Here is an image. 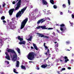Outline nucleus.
<instances>
[{
	"label": "nucleus",
	"instance_id": "1",
	"mask_svg": "<svg viewBox=\"0 0 74 74\" xmlns=\"http://www.w3.org/2000/svg\"><path fill=\"white\" fill-rule=\"evenodd\" d=\"M7 51L8 52H11L12 53H15V55H13V58L12 59V61H14V62H15L16 60H19V58L18 57L17 58V55L16 53H15V51L14 50H12V49H9L7 50Z\"/></svg>",
	"mask_w": 74,
	"mask_h": 74
},
{
	"label": "nucleus",
	"instance_id": "2",
	"mask_svg": "<svg viewBox=\"0 0 74 74\" xmlns=\"http://www.w3.org/2000/svg\"><path fill=\"white\" fill-rule=\"evenodd\" d=\"M34 56H36V54L34 52L29 53L27 56V58L28 59L30 60H32L34 58Z\"/></svg>",
	"mask_w": 74,
	"mask_h": 74
},
{
	"label": "nucleus",
	"instance_id": "3",
	"mask_svg": "<svg viewBox=\"0 0 74 74\" xmlns=\"http://www.w3.org/2000/svg\"><path fill=\"white\" fill-rule=\"evenodd\" d=\"M28 21V18H26L22 21L21 25V29H22L24 28V27L26 24V23H27V22Z\"/></svg>",
	"mask_w": 74,
	"mask_h": 74
},
{
	"label": "nucleus",
	"instance_id": "4",
	"mask_svg": "<svg viewBox=\"0 0 74 74\" xmlns=\"http://www.w3.org/2000/svg\"><path fill=\"white\" fill-rule=\"evenodd\" d=\"M16 5L17 6L15 9V11H16V10H18L19 9V7H21V0H19L18 1V2L17 3Z\"/></svg>",
	"mask_w": 74,
	"mask_h": 74
},
{
	"label": "nucleus",
	"instance_id": "5",
	"mask_svg": "<svg viewBox=\"0 0 74 74\" xmlns=\"http://www.w3.org/2000/svg\"><path fill=\"white\" fill-rule=\"evenodd\" d=\"M60 29L61 31H64L66 30V27H65V25L63 24H62L60 25Z\"/></svg>",
	"mask_w": 74,
	"mask_h": 74
},
{
	"label": "nucleus",
	"instance_id": "6",
	"mask_svg": "<svg viewBox=\"0 0 74 74\" xmlns=\"http://www.w3.org/2000/svg\"><path fill=\"white\" fill-rule=\"evenodd\" d=\"M37 34L38 36L39 37H44V38H49V37L47 36H44V35L40 33H37Z\"/></svg>",
	"mask_w": 74,
	"mask_h": 74
},
{
	"label": "nucleus",
	"instance_id": "7",
	"mask_svg": "<svg viewBox=\"0 0 74 74\" xmlns=\"http://www.w3.org/2000/svg\"><path fill=\"white\" fill-rule=\"evenodd\" d=\"M44 18L41 19L40 20H39L37 22V24H40V22L41 23H42L43 22L45 21V20H44Z\"/></svg>",
	"mask_w": 74,
	"mask_h": 74
},
{
	"label": "nucleus",
	"instance_id": "8",
	"mask_svg": "<svg viewBox=\"0 0 74 74\" xmlns=\"http://www.w3.org/2000/svg\"><path fill=\"white\" fill-rule=\"evenodd\" d=\"M22 15V12H21V11H19L18 12L16 15V18H18V17H21Z\"/></svg>",
	"mask_w": 74,
	"mask_h": 74
},
{
	"label": "nucleus",
	"instance_id": "9",
	"mask_svg": "<svg viewBox=\"0 0 74 74\" xmlns=\"http://www.w3.org/2000/svg\"><path fill=\"white\" fill-rule=\"evenodd\" d=\"M14 11V9L13 8L12 9H11L9 10V13L10 15H12V13Z\"/></svg>",
	"mask_w": 74,
	"mask_h": 74
},
{
	"label": "nucleus",
	"instance_id": "10",
	"mask_svg": "<svg viewBox=\"0 0 74 74\" xmlns=\"http://www.w3.org/2000/svg\"><path fill=\"white\" fill-rule=\"evenodd\" d=\"M45 50H47V52H46L45 54L46 55H48V53H50V52L49 51V49L48 48V47L46 46V47H45Z\"/></svg>",
	"mask_w": 74,
	"mask_h": 74
},
{
	"label": "nucleus",
	"instance_id": "11",
	"mask_svg": "<svg viewBox=\"0 0 74 74\" xmlns=\"http://www.w3.org/2000/svg\"><path fill=\"white\" fill-rule=\"evenodd\" d=\"M26 8H27V6L24 8H23L21 10V12H22V14H23L24 13L25 11V10H26Z\"/></svg>",
	"mask_w": 74,
	"mask_h": 74
},
{
	"label": "nucleus",
	"instance_id": "12",
	"mask_svg": "<svg viewBox=\"0 0 74 74\" xmlns=\"http://www.w3.org/2000/svg\"><path fill=\"white\" fill-rule=\"evenodd\" d=\"M17 38L18 40H20V41H23V39L21 38V36H18V37H17L16 39H17Z\"/></svg>",
	"mask_w": 74,
	"mask_h": 74
},
{
	"label": "nucleus",
	"instance_id": "13",
	"mask_svg": "<svg viewBox=\"0 0 74 74\" xmlns=\"http://www.w3.org/2000/svg\"><path fill=\"white\" fill-rule=\"evenodd\" d=\"M25 43L26 42L25 41H23L19 42V44H20V45H22V44H25Z\"/></svg>",
	"mask_w": 74,
	"mask_h": 74
},
{
	"label": "nucleus",
	"instance_id": "14",
	"mask_svg": "<svg viewBox=\"0 0 74 74\" xmlns=\"http://www.w3.org/2000/svg\"><path fill=\"white\" fill-rule=\"evenodd\" d=\"M33 45L34 49L37 51V50H38V48H37V46H36V44L33 43Z\"/></svg>",
	"mask_w": 74,
	"mask_h": 74
},
{
	"label": "nucleus",
	"instance_id": "15",
	"mask_svg": "<svg viewBox=\"0 0 74 74\" xmlns=\"http://www.w3.org/2000/svg\"><path fill=\"white\" fill-rule=\"evenodd\" d=\"M16 67L17 68L19 67V62L18 61H16Z\"/></svg>",
	"mask_w": 74,
	"mask_h": 74
},
{
	"label": "nucleus",
	"instance_id": "16",
	"mask_svg": "<svg viewBox=\"0 0 74 74\" xmlns=\"http://www.w3.org/2000/svg\"><path fill=\"white\" fill-rule=\"evenodd\" d=\"M47 66H48V65L47 64H43L41 66V67L42 68H45V67H47Z\"/></svg>",
	"mask_w": 74,
	"mask_h": 74
},
{
	"label": "nucleus",
	"instance_id": "17",
	"mask_svg": "<svg viewBox=\"0 0 74 74\" xmlns=\"http://www.w3.org/2000/svg\"><path fill=\"white\" fill-rule=\"evenodd\" d=\"M16 50H17L18 53L19 54L21 53V52L20 51V49L19 48H18V47H17L16 48Z\"/></svg>",
	"mask_w": 74,
	"mask_h": 74
},
{
	"label": "nucleus",
	"instance_id": "18",
	"mask_svg": "<svg viewBox=\"0 0 74 74\" xmlns=\"http://www.w3.org/2000/svg\"><path fill=\"white\" fill-rule=\"evenodd\" d=\"M5 58H6L8 60H10V57L9 55L8 56H5Z\"/></svg>",
	"mask_w": 74,
	"mask_h": 74
},
{
	"label": "nucleus",
	"instance_id": "19",
	"mask_svg": "<svg viewBox=\"0 0 74 74\" xmlns=\"http://www.w3.org/2000/svg\"><path fill=\"white\" fill-rule=\"evenodd\" d=\"M50 2L52 4H54V1H53V0H50Z\"/></svg>",
	"mask_w": 74,
	"mask_h": 74
},
{
	"label": "nucleus",
	"instance_id": "20",
	"mask_svg": "<svg viewBox=\"0 0 74 74\" xmlns=\"http://www.w3.org/2000/svg\"><path fill=\"white\" fill-rule=\"evenodd\" d=\"M21 68L23 69H26V68L25 67V66L23 65H21Z\"/></svg>",
	"mask_w": 74,
	"mask_h": 74
},
{
	"label": "nucleus",
	"instance_id": "21",
	"mask_svg": "<svg viewBox=\"0 0 74 74\" xmlns=\"http://www.w3.org/2000/svg\"><path fill=\"white\" fill-rule=\"evenodd\" d=\"M13 72L14 73H16V74H18V72H16V69H14L13 70Z\"/></svg>",
	"mask_w": 74,
	"mask_h": 74
},
{
	"label": "nucleus",
	"instance_id": "22",
	"mask_svg": "<svg viewBox=\"0 0 74 74\" xmlns=\"http://www.w3.org/2000/svg\"><path fill=\"white\" fill-rule=\"evenodd\" d=\"M1 20H4L5 19V17L3 16L1 17Z\"/></svg>",
	"mask_w": 74,
	"mask_h": 74
},
{
	"label": "nucleus",
	"instance_id": "23",
	"mask_svg": "<svg viewBox=\"0 0 74 74\" xmlns=\"http://www.w3.org/2000/svg\"><path fill=\"white\" fill-rule=\"evenodd\" d=\"M45 27H46L45 26H41V28L42 29H45Z\"/></svg>",
	"mask_w": 74,
	"mask_h": 74
},
{
	"label": "nucleus",
	"instance_id": "24",
	"mask_svg": "<svg viewBox=\"0 0 74 74\" xmlns=\"http://www.w3.org/2000/svg\"><path fill=\"white\" fill-rule=\"evenodd\" d=\"M36 29H40V28H41V26H38V27H36Z\"/></svg>",
	"mask_w": 74,
	"mask_h": 74
},
{
	"label": "nucleus",
	"instance_id": "25",
	"mask_svg": "<svg viewBox=\"0 0 74 74\" xmlns=\"http://www.w3.org/2000/svg\"><path fill=\"white\" fill-rule=\"evenodd\" d=\"M66 44L67 45L69 44H70V41H66Z\"/></svg>",
	"mask_w": 74,
	"mask_h": 74
},
{
	"label": "nucleus",
	"instance_id": "26",
	"mask_svg": "<svg viewBox=\"0 0 74 74\" xmlns=\"http://www.w3.org/2000/svg\"><path fill=\"white\" fill-rule=\"evenodd\" d=\"M62 6L63 8H66V4H63Z\"/></svg>",
	"mask_w": 74,
	"mask_h": 74
},
{
	"label": "nucleus",
	"instance_id": "27",
	"mask_svg": "<svg viewBox=\"0 0 74 74\" xmlns=\"http://www.w3.org/2000/svg\"><path fill=\"white\" fill-rule=\"evenodd\" d=\"M69 59H66L65 60V62H67V61H69Z\"/></svg>",
	"mask_w": 74,
	"mask_h": 74
},
{
	"label": "nucleus",
	"instance_id": "28",
	"mask_svg": "<svg viewBox=\"0 0 74 74\" xmlns=\"http://www.w3.org/2000/svg\"><path fill=\"white\" fill-rule=\"evenodd\" d=\"M68 3L69 4V5H70V0H68Z\"/></svg>",
	"mask_w": 74,
	"mask_h": 74
},
{
	"label": "nucleus",
	"instance_id": "29",
	"mask_svg": "<svg viewBox=\"0 0 74 74\" xmlns=\"http://www.w3.org/2000/svg\"><path fill=\"white\" fill-rule=\"evenodd\" d=\"M5 5H6L5 3H4L2 5L3 7H5Z\"/></svg>",
	"mask_w": 74,
	"mask_h": 74
},
{
	"label": "nucleus",
	"instance_id": "30",
	"mask_svg": "<svg viewBox=\"0 0 74 74\" xmlns=\"http://www.w3.org/2000/svg\"><path fill=\"white\" fill-rule=\"evenodd\" d=\"M53 7L55 9H56L57 8V6L56 5H54Z\"/></svg>",
	"mask_w": 74,
	"mask_h": 74
},
{
	"label": "nucleus",
	"instance_id": "31",
	"mask_svg": "<svg viewBox=\"0 0 74 74\" xmlns=\"http://www.w3.org/2000/svg\"><path fill=\"white\" fill-rule=\"evenodd\" d=\"M7 63L8 64H10V62H9L8 61H5V63Z\"/></svg>",
	"mask_w": 74,
	"mask_h": 74
},
{
	"label": "nucleus",
	"instance_id": "32",
	"mask_svg": "<svg viewBox=\"0 0 74 74\" xmlns=\"http://www.w3.org/2000/svg\"><path fill=\"white\" fill-rule=\"evenodd\" d=\"M64 59H68V58H67V57L65 56L64 57Z\"/></svg>",
	"mask_w": 74,
	"mask_h": 74
},
{
	"label": "nucleus",
	"instance_id": "33",
	"mask_svg": "<svg viewBox=\"0 0 74 74\" xmlns=\"http://www.w3.org/2000/svg\"><path fill=\"white\" fill-rule=\"evenodd\" d=\"M27 40H28V41H32V39H31L29 38H28V39H27Z\"/></svg>",
	"mask_w": 74,
	"mask_h": 74
},
{
	"label": "nucleus",
	"instance_id": "34",
	"mask_svg": "<svg viewBox=\"0 0 74 74\" xmlns=\"http://www.w3.org/2000/svg\"><path fill=\"white\" fill-rule=\"evenodd\" d=\"M66 70V69L64 68L62 69V71H63L64 70Z\"/></svg>",
	"mask_w": 74,
	"mask_h": 74
},
{
	"label": "nucleus",
	"instance_id": "35",
	"mask_svg": "<svg viewBox=\"0 0 74 74\" xmlns=\"http://www.w3.org/2000/svg\"><path fill=\"white\" fill-rule=\"evenodd\" d=\"M49 58V57H48L46 59H45L44 60V62L46 60H47Z\"/></svg>",
	"mask_w": 74,
	"mask_h": 74
},
{
	"label": "nucleus",
	"instance_id": "36",
	"mask_svg": "<svg viewBox=\"0 0 74 74\" xmlns=\"http://www.w3.org/2000/svg\"><path fill=\"white\" fill-rule=\"evenodd\" d=\"M55 45L57 47H58V43H57Z\"/></svg>",
	"mask_w": 74,
	"mask_h": 74
},
{
	"label": "nucleus",
	"instance_id": "37",
	"mask_svg": "<svg viewBox=\"0 0 74 74\" xmlns=\"http://www.w3.org/2000/svg\"><path fill=\"white\" fill-rule=\"evenodd\" d=\"M72 17L73 18H74V15L73 14H72Z\"/></svg>",
	"mask_w": 74,
	"mask_h": 74
},
{
	"label": "nucleus",
	"instance_id": "38",
	"mask_svg": "<svg viewBox=\"0 0 74 74\" xmlns=\"http://www.w3.org/2000/svg\"><path fill=\"white\" fill-rule=\"evenodd\" d=\"M5 54H6V56H8V53L7 52H6L5 53Z\"/></svg>",
	"mask_w": 74,
	"mask_h": 74
},
{
	"label": "nucleus",
	"instance_id": "39",
	"mask_svg": "<svg viewBox=\"0 0 74 74\" xmlns=\"http://www.w3.org/2000/svg\"><path fill=\"white\" fill-rule=\"evenodd\" d=\"M3 23H7L6 21H5V20H3Z\"/></svg>",
	"mask_w": 74,
	"mask_h": 74
},
{
	"label": "nucleus",
	"instance_id": "40",
	"mask_svg": "<svg viewBox=\"0 0 74 74\" xmlns=\"http://www.w3.org/2000/svg\"><path fill=\"white\" fill-rule=\"evenodd\" d=\"M44 45L45 47H47V46H45V43H44Z\"/></svg>",
	"mask_w": 74,
	"mask_h": 74
},
{
	"label": "nucleus",
	"instance_id": "41",
	"mask_svg": "<svg viewBox=\"0 0 74 74\" xmlns=\"http://www.w3.org/2000/svg\"><path fill=\"white\" fill-rule=\"evenodd\" d=\"M67 69H69V70H70L71 69V67H68L67 68Z\"/></svg>",
	"mask_w": 74,
	"mask_h": 74
},
{
	"label": "nucleus",
	"instance_id": "42",
	"mask_svg": "<svg viewBox=\"0 0 74 74\" xmlns=\"http://www.w3.org/2000/svg\"><path fill=\"white\" fill-rule=\"evenodd\" d=\"M12 4H15V1H13V2L12 3Z\"/></svg>",
	"mask_w": 74,
	"mask_h": 74
},
{
	"label": "nucleus",
	"instance_id": "43",
	"mask_svg": "<svg viewBox=\"0 0 74 74\" xmlns=\"http://www.w3.org/2000/svg\"><path fill=\"white\" fill-rule=\"evenodd\" d=\"M12 21H14V20H14V18H12Z\"/></svg>",
	"mask_w": 74,
	"mask_h": 74
},
{
	"label": "nucleus",
	"instance_id": "44",
	"mask_svg": "<svg viewBox=\"0 0 74 74\" xmlns=\"http://www.w3.org/2000/svg\"><path fill=\"white\" fill-rule=\"evenodd\" d=\"M60 71H57V73L58 74H60Z\"/></svg>",
	"mask_w": 74,
	"mask_h": 74
},
{
	"label": "nucleus",
	"instance_id": "45",
	"mask_svg": "<svg viewBox=\"0 0 74 74\" xmlns=\"http://www.w3.org/2000/svg\"><path fill=\"white\" fill-rule=\"evenodd\" d=\"M13 28H14V29H15V28H16V26H13Z\"/></svg>",
	"mask_w": 74,
	"mask_h": 74
},
{
	"label": "nucleus",
	"instance_id": "46",
	"mask_svg": "<svg viewBox=\"0 0 74 74\" xmlns=\"http://www.w3.org/2000/svg\"><path fill=\"white\" fill-rule=\"evenodd\" d=\"M49 57H51V54L49 53Z\"/></svg>",
	"mask_w": 74,
	"mask_h": 74
},
{
	"label": "nucleus",
	"instance_id": "47",
	"mask_svg": "<svg viewBox=\"0 0 74 74\" xmlns=\"http://www.w3.org/2000/svg\"><path fill=\"white\" fill-rule=\"evenodd\" d=\"M60 15H63V12H61L60 13Z\"/></svg>",
	"mask_w": 74,
	"mask_h": 74
},
{
	"label": "nucleus",
	"instance_id": "48",
	"mask_svg": "<svg viewBox=\"0 0 74 74\" xmlns=\"http://www.w3.org/2000/svg\"><path fill=\"white\" fill-rule=\"evenodd\" d=\"M36 69L37 70H39L40 69V68H39V67H38Z\"/></svg>",
	"mask_w": 74,
	"mask_h": 74
},
{
	"label": "nucleus",
	"instance_id": "49",
	"mask_svg": "<svg viewBox=\"0 0 74 74\" xmlns=\"http://www.w3.org/2000/svg\"><path fill=\"white\" fill-rule=\"evenodd\" d=\"M32 36H30L29 38H30V39L32 40Z\"/></svg>",
	"mask_w": 74,
	"mask_h": 74
},
{
	"label": "nucleus",
	"instance_id": "50",
	"mask_svg": "<svg viewBox=\"0 0 74 74\" xmlns=\"http://www.w3.org/2000/svg\"><path fill=\"white\" fill-rule=\"evenodd\" d=\"M31 49H34V48H33V47L31 46Z\"/></svg>",
	"mask_w": 74,
	"mask_h": 74
},
{
	"label": "nucleus",
	"instance_id": "51",
	"mask_svg": "<svg viewBox=\"0 0 74 74\" xmlns=\"http://www.w3.org/2000/svg\"><path fill=\"white\" fill-rule=\"evenodd\" d=\"M57 32H58V33H59V31L57 29Z\"/></svg>",
	"mask_w": 74,
	"mask_h": 74
},
{
	"label": "nucleus",
	"instance_id": "52",
	"mask_svg": "<svg viewBox=\"0 0 74 74\" xmlns=\"http://www.w3.org/2000/svg\"><path fill=\"white\" fill-rule=\"evenodd\" d=\"M33 62H32V61H29V63H33Z\"/></svg>",
	"mask_w": 74,
	"mask_h": 74
},
{
	"label": "nucleus",
	"instance_id": "53",
	"mask_svg": "<svg viewBox=\"0 0 74 74\" xmlns=\"http://www.w3.org/2000/svg\"><path fill=\"white\" fill-rule=\"evenodd\" d=\"M56 26H59V24H56Z\"/></svg>",
	"mask_w": 74,
	"mask_h": 74
},
{
	"label": "nucleus",
	"instance_id": "54",
	"mask_svg": "<svg viewBox=\"0 0 74 74\" xmlns=\"http://www.w3.org/2000/svg\"><path fill=\"white\" fill-rule=\"evenodd\" d=\"M51 29V28H48V30H50Z\"/></svg>",
	"mask_w": 74,
	"mask_h": 74
},
{
	"label": "nucleus",
	"instance_id": "55",
	"mask_svg": "<svg viewBox=\"0 0 74 74\" xmlns=\"http://www.w3.org/2000/svg\"><path fill=\"white\" fill-rule=\"evenodd\" d=\"M70 23L71 25H73V23Z\"/></svg>",
	"mask_w": 74,
	"mask_h": 74
},
{
	"label": "nucleus",
	"instance_id": "56",
	"mask_svg": "<svg viewBox=\"0 0 74 74\" xmlns=\"http://www.w3.org/2000/svg\"><path fill=\"white\" fill-rule=\"evenodd\" d=\"M60 62H63V61H62V59H60Z\"/></svg>",
	"mask_w": 74,
	"mask_h": 74
},
{
	"label": "nucleus",
	"instance_id": "57",
	"mask_svg": "<svg viewBox=\"0 0 74 74\" xmlns=\"http://www.w3.org/2000/svg\"><path fill=\"white\" fill-rule=\"evenodd\" d=\"M10 29H12V30H14V29H13V28H11V27H10Z\"/></svg>",
	"mask_w": 74,
	"mask_h": 74
},
{
	"label": "nucleus",
	"instance_id": "58",
	"mask_svg": "<svg viewBox=\"0 0 74 74\" xmlns=\"http://www.w3.org/2000/svg\"><path fill=\"white\" fill-rule=\"evenodd\" d=\"M48 29V28L45 27V29Z\"/></svg>",
	"mask_w": 74,
	"mask_h": 74
},
{
	"label": "nucleus",
	"instance_id": "59",
	"mask_svg": "<svg viewBox=\"0 0 74 74\" xmlns=\"http://www.w3.org/2000/svg\"><path fill=\"white\" fill-rule=\"evenodd\" d=\"M57 42H54L55 44H56V43Z\"/></svg>",
	"mask_w": 74,
	"mask_h": 74
},
{
	"label": "nucleus",
	"instance_id": "60",
	"mask_svg": "<svg viewBox=\"0 0 74 74\" xmlns=\"http://www.w3.org/2000/svg\"><path fill=\"white\" fill-rule=\"evenodd\" d=\"M66 51H70V50H69V49H67V50H66Z\"/></svg>",
	"mask_w": 74,
	"mask_h": 74
},
{
	"label": "nucleus",
	"instance_id": "61",
	"mask_svg": "<svg viewBox=\"0 0 74 74\" xmlns=\"http://www.w3.org/2000/svg\"><path fill=\"white\" fill-rule=\"evenodd\" d=\"M70 12V10H68V12Z\"/></svg>",
	"mask_w": 74,
	"mask_h": 74
},
{
	"label": "nucleus",
	"instance_id": "62",
	"mask_svg": "<svg viewBox=\"0 0 74 74\" xmlns=\"http://www.w3.org/2000/svg\"><path fill=\"white\" fill-rule=\"evenodd\" d=\"M18 0H17L16 1V3H17V1H18Z\"/></svg>",
	"mask_w": 74,
	"mask_h": 74
},
{
	"label": "nucleus",
	"instance_id": "63",
	"mask_svg": "<svg viewBox=\"0 0 74 74\" xmlns=\"http://www.w3.org/2000/svg\"><path fill=\"white\" fill-rule=\"evenodd\" d=\"M48 19H49V20H50V18H48Z\"/></svg>",
	"mask_w": 74,
	"mask_h": 74
},
{
	"label": "nucleus",
	"instance_id": "64",
	"mask_svg": "<svg viewBox=\"0 0 74 74\" xmlns=\"http://www.w3.org/2000/svg\"><path fill=\"white\" fill-rule=\"evenodd\" d=\"M70 48H71V47H70Z\"/></svg>",
	"mask_w": 74,
	"mask_h": 74
}]
</instances>
